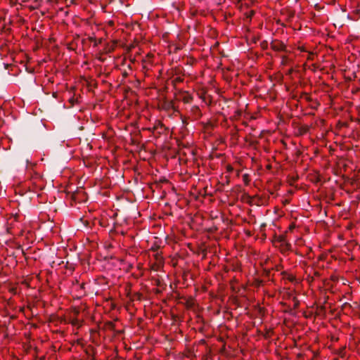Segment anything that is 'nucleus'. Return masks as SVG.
Instances as JSON below:
<instances>
[{
	"label": "nucleus",
	"mask_w": 360,
	"mask_h": 360,
	"mask_svg": "<svg viewBox=\"0 0 360 360\" xmlns=\"http://www.w3.org/2000/svg\"><path fill=\"white\" fill-rule=\"evenodd\" d=\"M191 98L190 97H185V98H184V101L185 103H189V102L191 101Z\"/></svg>",
	"instance_id": "nucleus-4"
},
{
	"label": "nucleus",
	"mask_w": 360,
	"mask_h": 360,
	"mask_svg": "<svg viewBox=\"0 0 360 360\" xmlns=\"http://www.w3.org/2000/svg\"><path fill=\"white\" fill-rule=\"evenodd\" d=\"M243 181H244L245 184H247L248 183V174H244L243 175Z\"/></svg>",
	"instance_id": "nucleus-3"
},
{
	"label": "nucleus",
	"mask_w": 360,
	"mask_h": 360,
	"mask_svg": "<svg viewBox=\"0 0 360 360\" xmlns=\"http://www.w3.org/2000/svg\"><path fill=\"white\" fill-rule=\"evenodd\" d=\"M82 309L79 307H77L76 306L72 307V313L75 316H78L81 311Z\"/></svg>",
	"instance_id": "nucleus-1"
},
{
	"label": "nucleus",
	"mask_w": 360,
	"mask_h": 360,
	"mask_svg": "<svg viewBox=\"0 0 360 360\" xmlns=\"http://www.w3.org/2000/svg\"><path fill=\"white\" fill-rule=\"evenodd\" d=\"M292 301H293V307H297L298 306V304H299V302H298V301L297 300H295V297H293V300Z\"/></svg>",
	"instance_id": "nucleus-2"
},
{
	"label": "nucleus",
	"mask_w": 360,
	"mask_h": 360,
	"mask_svg": "<svg viewBox=\"0 0 360 360\" xmlns=\"http://www.w3.org/2000/svg\"><path fill=\"white\" fill-rule=\"evenodd\" d=\"M253 14V11H249V14H248V16H249V18L251 17V15Z\"/></svg>",
	"instance_id": "nucleus-5"
}]
</instances>
